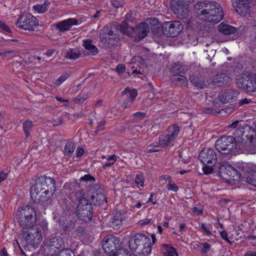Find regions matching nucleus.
I'll use <instances>...</instances> for the list:
<instances>
[{
  "instance_id": "obj_1",
  "label": "nucleus",
  "mask_w": 256,
  "mask_h": 256,
  "mask_svg": "<svg viewBox=\"0 0 256 256\" xmlns=\"http://www.w3.org/2000/svg\"><path fill=\"white\" fill-rule=\"evenodd\" d=\"M78 184V186L81 184L86 187V190H76L70 193L68 198L73 202H78L76 214L78 218L85 222L90 221L93 216L92 203L100 205L106 202L104 190L96 182L95 178L89 174L81 177Z\"/></svg>"
},
{
  "instance_id": "obj_2",
  "label": "nucleus",
  "mask_w": 256,
  "mask_h": 256,
  "mask_svg": "<svg viewBox=\"0 0 256 256\" xmlns=\"http://www.w3.org/2000/svg\"><path fill=\"white\" fill-rule=\"evenodd\" d=\"M56 190L54 178L46 176H35L31 182V198L35 203L47 202L53 196Z\"/></svg>"
},
{
  "instance_id": "obj_3",
  "label": "nucleus",
  "mask_w": 256,
  "mask_h": 256,
  "mask_svg": "<svg viewBox=\"0 0 256 256\" xmlns=\"http://www.w3.org/2000/svg\"><path fill=\"white\" fill-rule=\"evenodd\" d=\"M194 8L201 20L210 22L217 24L222 20L224 16L220 4L214 2H198L194 5Z\"/></svg>"
},
{
  "instance_id": "obj_4",
  "label": "nucleus",
  "mask_w": 256,
  "mask_h": 256,
  "mask_svg": "<svg viewBox=\"0 0 256 256\" xmlns=\"http://www.w3.org/2000/svg\"><path fill=\"white\" fill-rule=\"evenodd\" d=\"M150 238L142 234H136L129 240V248L136 256H145L151 252Z\"/></svg>"
},
{
  "instance_id": "obj_5",
  "label": "nucleus",
  "mask_w": 256,
  "mask_h": 256,
  "mask_svg": "<svg viewBox=\"0 0 256 256\" xmlns=\"http://www.w3.org/2000/svg\"><path fill=\"white\" fill-rule=\"evenodd\" d=\"M118 26L111 24L104 26L100 33L101 42L106 48H112L117 42Z\"/></svg>"
},
{
  "instance_id": "obj_6",
  "label": "nucleus",
  "mask_w": 256,
  "mask_h": 256,
  "mask_svg": "<svg viewBox=\"0 0 256 256\" xmlns=\"http://www.w3.org/2000/svg\"><path fill=\"white\" fill-rule=\"evenodd\" d=\"M16 216L20 225L24 228H32L36 222V214L34 208L30 206H23L18 210Z\"/></svg>"
},
{
  "instance_id": "obj_7",
  "label": "nucleus",
  "mask_w": 256,
  "mask_h": 256,
  "mask_svg": "<svg viewBox=\"0 0 256 256\" xmlns=\"http://www.w3.org/2000/svg\"><path fill=\"white\" fill-rule=\"evenodd\" d=\"M216 150L222 154H229L234 150H238L237 140L234 136H224L218 138L215 144Z\"/></svg>"
},
{
  "instance_id": "obj_8",
  "label": "nucleus",
  "mask_w": 256,
  "mask_h": 256,
  "mask_svg": "<svg viewBox=\"0 0 256 256\" xmlns=\"http://www.w3.org/2000/svg\"><path fill=\"white\" fill-rule=\"evenodd\" d=\"M28 228V230L22 232V241L25 242L26 246L37 247L42 240L41 229L40 228H34L33 227Z\"/></svg>"
},
{
  "instance_id": "obj_9",
  "label": "nucleus",
  "mask_w": 256,
  "mask_h": 256,
  "mask_svg": "<svg viewBox=\"0 0 256 256\" xmlns=\"http://www.w3.org/2000/svg\"><path fill=\"white\" fill-rule=\"evenodd\" d=\"M219 166L218 174L222 178L226 180H238L240 178L241 175L238 171L228 164L227 162L224 161L218 163Z\"/></svg>"
},
{
  "instance_id": "obj_10",
  "label": "nucleus",
  "mask_w": 256,
  "mask_h": 256,
  "mask_svg": "<svg viewBox=\"0 0 256 256\" xmlns=\"http://www.w3.org/2000/svg\"><path fill=\"white\" fill-rule=\"evenodd\" d=\"M18 28L28 31H33L38 25L37 18L30 14H24L20 16L16 23Z\"/></svg>"
},
{
  "instance_id": "obj_11",
  "label": "nucleus",
  "mask_w": 256,
  "mask_h": 256,
  "mask_svg": "<svg viewBox=\"0 0 256 256\" xmlns=\"http://www.w3.org/2000/svg\"><path fill=\"white\" fill-rule=\"evenodd\" d=\"M237 142L256 138V132L253 128L248 124H244L241 127L236 129L233 132Z\"/></svg>"
},
{
  "instance_id": "obj_12",
  "label": "nucleus",
  "mask_w": 256,
  "mask_h": 256,
  "mask_svg": "<svg viewBox=\"0 0 256 256\" xmlns=\"http://www.w3.org/2000/svg\"><path fill=\"white\" fill-rule=\"evenodd\" d=\"M182 29L183 26L180 21L166 22L162 25L163 34L169 37L177 36Z\"/></svg>"
},
{
  "instance_id": "obj_13",
  "label": "nucleus",
  "mask_w": 256,
  "mask_h": 256,
  "mask_svg": "<svg viewBox=\"0 0 256 256\" xmlns=\"http://www.w3.org/2000/svg\"><path fill=\"white\" fill-rule=\"evenodd\" d=\"M120 240L116 237L109 235L106 236L102 242V248L106 253L116 256V251L120 247Z\"/></svg>"
},
{
  "instance_id": "obj_14",
  "label": "nucleus",
  "mask_w": 256,
  "mask_h": 256,
  "mask_svg": "<svg viewBox=\"0 0 256 256\" xmlns=\"http://www.w3.org/2000/svg\"><path fill=\"white\" fill-rule=\"evenodd\" d=\"M132 32L129 33V37L134 38L136 41H140L146 37L150 32V27L146 22H142L136 27H130Z\"/></svg>"
},
{
  "instance_id": "obj_15",
  "label": "nucleus",
  "mask_w": 256,
  "mask_h": 256,
  "mask_svg": "<svg viewBox=\"0 0 256 256\" xmlns=\"http://www.w3.org/2000/svg\"><path fill=\"white\" fill-rule=\"evenodd\" d=\"M171 7L174 14L180 18L184 19L187 17L189 12L188 4L182 0H173Z\"/></svg>"
},
{
  "instance_id": "obj_16",
  "label": "nucleus",
  "mask_w": 256,
  "mask_h": 256,
  "mask_svg": "<svg viewBox=\"0 0 256 256\" xmlns=\"http://www.w3.org/2000/svg\"><path fill=\"white\" fill-rule=\"evenodd\" d=\"M199 159L204 164L214 165L217 161V156L214 150L206 148L200 152Z\"/></svg>"
},
{
  "instance_id": "obj_17",
  "label": "nucleus",
  "mask_w": 256,
  "mask_h": 256,
  "mask_svg": "<svg viewBox=\"0 0 256 256\" xmlns=\"http://www.w3.org/2000/svg\"><path fill=\"white\" fill-rule=\"evenodd\" d=\"M238 94L235 89H227L220 92L218 95L220 100L222 104L230 103L234 102Z\"/></svg>"
},
{
  "instance_id": "obj_18",
  "label": "nucleus",
  "mask_w": 256,
  "mask_h": 256,
  "mask_svg": "<svg viewBox=\"0 0 256 256\" xmlns=\"http://www.w3.org/2000/svg\"><path fill=\"white\" fill-rule=\"evenodd\" d=\"M256 138L237 142L238 150L249 154H255L256 152Z\"/></svg>"
},
{
  "instance_id": "obj_19",
  "label": "nucleus",
  "mask_w": 256,
  "mask_h": 256,
  "mask_svg": "<svg viewBox=\"0 0 256 256\" xmlns=\"http://www.w3.org/2000/svg\"><path fill=\"white\" fill-rule=\"evenodd\" d=\"M232 78L226 73L222 72L215 75L212 79V84L218 86H226L231 81Z\"/></svg>"
},
{
  "instance_id": "obj_20",
  "label": "nucleus",
  "mask_w": 256,
  "mask_h": 256,
  "mask_svg": "<svg viewBox=\"0 0 256 256\" xmlns=\"http://www.w3.org/2000/svg\"><path fill=\"white\" fill-rule=\"evenodd\" d=\"M64 244L63 240L59 236H54L48 238L44 240V246L49 249L56 252L60 248H62Z\"/></svg>"
},
{
  "instance_id": "obj_21",
  "label": "nucleus",
  "mask_w": 256,
  "mask_h": 256,
  "mask_svg": "<svg viewBox=\"0 0 256 256\" xmlns=\"http://www.w3.org/2000/svg\"><path fill=\"white\" fill-rule=\"evenodd\" d=\"M78 20L74 18H68L56 24L54 26L59 32H64L68 30L72 26L76 25Z\"/></svg>"
},
{
  "instance_id": "obj_22",
  "label": "nucleus",
  "mask_w": 256,
  "mask_h": 256,
  "mask_svg": "<svg viewBox=\"0 0 256 256\" xmlns=\"http://www.w3.org/2000/svg\"><path fill=\"white\" fill-rule=\"evenodd\" d=\"M235 9L237 13L242 16H244L249 14L248 0H236Z\"/></svg>"
},
{
  "instance_id": "obj_23",
  "label": "nucleus",
  "mask_w": 256,
  "mask_h": 256,
  "mask_svg": "<svg viewBox=\"0 0 256 256\" xmlns=\"http://www.w3.org/2000/svg\"><path fill=\"white\" fill-rule=\"evenodd\" d=\"M190 80L194 86L198 88H208L210 86L208 81L202 76H190Z\"/></svg>"
},
{
  "instance_id": "obj_24",
  "label": "nucleus",
  "mask_w": 256,
  "mask_h": 256,
  "mask_svg": "<svg viewBox=\"0 0 256 256\" xmlns=\"http://www.w3.org/2000/svg\"><path fill=\"white\" fill-rule=\"evenodd\" d=\"M126 218L125 214H122V212H118L109 222V224L110 226L114 229L118 230L120 228V226L122 224V222L125 220Z\"/></svg>"
},
{
  "instance_id": "obj_25",
  "label": "nucleus",
  "mask_w": 256,
  "mask_h": 256,
  "mask_svg": "<svg viewBox=\"0 0 256 256\" xmlns=\"http://www.w3.org/2000/svg\"><path fill=\"white\" fill-rule=\"evenodd\" d=\"M187 70V66L184 64L177 62L172 64L170 66V71L172 75L185 74Z\"/></svg>"
},
{
  "instance_id": "obj_26",
  "label": "nucleus",
  "mask_w": 256,
  "mask_h": 256,
  "mask_svg": "<svg viewBox=\"0 0 256 256\" xmlns=\"http://www.w3.org/2000/svg\"><path fill=\"white\" fill-rule=\"evenodd\" d=\"M218 28L220 32L225 35L233 34L236 32V29L234 26L222 22L218 26Z\"/></svg>"
},
{
  "instance_id": "obj_27",
  "label": "nucleus",
  "mask_w": 256,
  "mask_h": 256,
  "mask_svg": "<svg viewBox=\"0 0 256 256\" xmlns=\"http://www.w3.org/2000/svg\"><path fill=\"white\" fill-rule=\"evenodd\" d=\"M244 181L249 184L256 187V171L250 170L246 174Z\"/></svg>"
},
{
  "instance_id": "obj_28",
  "label": "nucleus",
  "mask_w": 256,
  "mask_h": 256,
  "mask_svg": "<svg viewBox=\"0 0 256 256\" xmlns=\"http://www.w3.org/2000/svg\"><path fill=\"white\" fill-rule=\"evenodd\" d=\"M83 46L87 50V54L90 55H96L98 52V48L88 40H84Z\"/></svg>"
},
{
  "instance_id": "obj_29",
  "label": "nucleus",
  "mask_w": 256,
  "mask_h": 256,
  "mask_svg": "<svg viewBox=\"0 0 256 256\" xmlns=\"http://www.w3.org/2000/svg\"><path fill=\"white\" fill-rule=\"evenodd\" d=\"M170 80L172 82H178L181 86H186L188 82L186 77L180 74L172 75Z\"/></svg>"
},
{
  "instance_id": "obj_30",
  "label": "nucleus",
  "mask_w": 256,
  "mask_h": 256,
  "mask_svg": "<svg viewBox=\"0 0 256 256\" xmlns=\"http://www.w3.org/2000/svg\"><path fill=\"white\" fill-rule=\"evenodd\" d=\"M244 90L250 92L256 91V78L248 76Z\"/></svg>"
},
{
  "instance_id": "obj_31",
  "label": "nucleus",
  "mask_w": 256,
  "mask_h": 256,
  "mask_svg": "<svg viewBox=\"0 0 256 256\" xmlns=\"http://www.w3.org/2000/svg\"><path fill=\"white\" fill-rule=\"evenodd\" d=\"M33 127L34 125L32 121L29 120H26L23 122V130L26 138L30 136V132L32 130Z\"/></svg>"
},
{
  "instance_id": "obj_32",
  "label": "nucleus",
  "mask_w": 256,
  "mask_h": 256,
  "mask_svg": "<svg viewBox=\"0 0 256 256\" xmlns=\"http://www.w3.org/2000/svg\"><path fill=\"white\" fill-rule=\"evenodd\" d=\"M173 142L168 134H162L159 138L160 145L162 148L166 147L170 143Z\"/></svg>"
},
{
  "instance_id": "obj_33",
  "label": "nucleus",
  "mask_w": 256,
  "mask_h": 256,
  "mask_svg": "<svg viewBox=\"0 0 256 256\" xmlns=\"http://www.w3.org/2000/svg\"><path fill=\"white\" fill-rule=\"evenodd\" d=\"M169 133L168 136L171 138L173 141L176 138L180 132V127L177 125H172L168 128Z\"/></svg>"
},
{
  "instance_id": "obj_34",
  "label": "nucleus",
  "mask_w": 256,
  "mask_h": 256,
  "mask_svg": "<svg viewBox=\"0 0 256 256\" xmlns=\"http://www.w3.org/2000/svg\"><path fill=\"white\" fill-rule=\"evenodd\" d=\"M248 75L238 76V78L236 79L237 86L239 88L244 90L245 85H246V83L247 82V80H248Z\"/></svg>"
},
{
  "instance_id": "obj_35",
  "label": "nucleus",
  "mask_w": 256,
  "mask_h": 256,
  "mask_svg": "<svg viewBox=\"0 0 256 256\" xmlns=\"http://www.w3.org/2000/svg\"><path fill=\"white\" fill-rule=\"evenodd\" d=\"M50 4V2L47 0L44 1L42 4H37L33 6L34 9L39 14L44 12L48 10V6Z\"/></svg>"
},
{
  "instance_id": "obj_36",
  "label": "nucleus",
  "mask_w": 256,
  "mask_h": 256,
  "mask_svg": "<svg viewBox=\"0 0 256 256\" xmlns=\"http://www.w3.org/2000/svg\"><path fill=\"white\" fill-rule=\"evenodd\" d=\"M163 247L166 250V256H178L176 248L168 244H164Z\"/></svg>"
},
{
  "instance_id": "obj_37",
  "label": "nucleus",
  "mask_w": 256,
  "mask_h": 256,
  "mask_svg": "<svg viewBox=\"0 0 256 256\" xmlns=\"http://www.w3.org/2000/svg\"><path fill=\"white\" fill-rule=\"evenodd\" d=\"M196 246L204 254H207L211 248V245L208 242H198Z\"/></svg>"
},
{
  "instance_id": "obj_38",
  "label": "nucleus",
  "mask_w": 256,
  "mask_h": 256,
  "mask_svg": "<svg viewBox=\"0 0 256 256\" xmlns=\"http://www.w3.org/2000/svg\"><path fill=\"white\" fill-rule=\"evenodd\" d=\"M146 116V113L144 112H137L130 116V120L134 122H138Z\"/></svg>"
},
{
  "instance_id": "obj_39",
  "label": "nucleus",
  "mask_w": 256,
  "mask_h": 256,
  "mask_svg": "<svg viewBox=\"0 0 256 256\" xmlns=\"http://www.w3.org/2000/svg\"><path fill=\"white\" fill-rule=\"evenodd\" d=\"M80 56V53L78 50L76 49H72L68 52L66 56V58L70 60H75Z\"/></svg>"
},
{
  "instance_id": "obj_40",
  "label": "nucleus",
  "mask_w": 256,
  "mask_h": 256,
  "mask_svg": "<svg viewBox=\"0 0 256 256\" xmlns=\"http://www.w3.org/2000/svg\"><path fill=\"white\" fill-rule=\"evenodd\" d=\"M140 195V194L138 192H132L131 196V200L132 201V203L131 204L130 206L132 208H140L142 204L140 202H138L136 204H134V202L133 201L134 199H137L139 198V196Z\"/></svg>"
},
{
  "instance_id": "obj_41",
  "label": "nucleus",
  "mask_w": 256,
  "mask_h": 256,
  "mask_svg": "<svg viewBox=\"0 0 256 256\" xmlns=\"http://www.w3.org/2000/svg\"><path fill=\"white\" fill-rule=\"evenodd\" d=\"M70 72H66L63 73L55 82L54 84L58 86L66 81L70 76Z\"/></svg>"
},
{
  "instance_id": "obj_42",
  "label": "nucleus",
  "mask_w": 256,
  "mask_h": 256,
  "mask_svg": "<svg viewBox=\"0 0 256 256\" xmlns=\"http://www.w3.org/2000/svg\"><path fill=\"white\" fill-rule=\"evenodd\" d=\"M75 149L74 144L69 142H67L64 146L65 154L68 156H70Z\"/></svg>"
},
{
  "instance_id": "obj_43",
  "label": "nucleus",
  "mask_w": 256,
  "mask_h": 256,
  "mask_svg": "<svg viewBox=\"0 0 256 256\" xmlns=\"http://www.w3.org/2000/svg\"><path fill=\"white\" fill-rule=\"evenodd\" d=\"M116 25L118 26V28H120V31L122 33L128 36V22L127 18L125 19L120 25Z\"/></svg>"
},
{
  "instance_id": "obj_44",
  "label": "nucleus",
  "mask_w": 256,
  "mask_h": 256,
  "mask_svg": "<svg viewBox=\"0 0 256 256\" xmlns=\"http://www.w3.org/2000/svg\"><path fill=\"white\" fill-rule=\"evenodd\" d=\"M168 181V184L166 186L168 190H172L174 192H177L178 190V187L174 184H171L172 178L170 176H168L167 179Z\"/></svg>"
},
{
  "instance_id": "obj_45",
  "label": "nucleus",
  "mask_w": 256,
  "mask_h": 256,
  "mask_svg": "<svg viewBox=\"0 0 256 256\" xmlns=\"http://www.w3.org/2000/svg\"><path fill=\"white\" fill-rule=\"evenodd\" d=\"M152 33L155 38H159L162 35V27H154L152 30Z\"/></svg>"
},
{
  "instance_id": "obj_46",
  "label": "nucleus",
  "mask_w": 256,
  "mask_h": 256,
  "mask_svg": "<svg viewBox=\"0 0 256 256\" xmlns=\"http://www.w3.org/2000/svg\"><path fill=\"white\" fill-rule=\"evenodd\" d=\"M216 54V50L211 49L210 50H206L204 52L203 56H204L206 57L208 60H210V62H211L212 60V58H213Z\"/></svg>"
},
{
  "instance_id": "obj_47",
  "label": "nucleus",
  "mask_w": 256,
  "mask_h": 256,
  "mask_svg": "<svg viewBox=\"0 0 256 256\" xmlns=\"http://www.w3.org/2000/svg\"><path fill=\"white\" fill-rule=\"evenodd\" d=\"M160 146L158 142L152 144L147 146L146 151L148 152H158L159 150L158 148L160 147Z\"/></svg>"
},
{
  "instance_id": "obj_48",
  "label": "nucleus",
  "mask_w": 256,
  "mask_h": 256,
  "mask_svg": "<svg viewBox=\"0 0 256 256\" xmlns=\"http://www.w3.org/2000/svg\"><path fill=\"white\" fill-rule=\"evenodd\" d=\"M88 98V94H84L78 96L74 100L76 103L82 102L85 101Z\"/></svg>"
},
{
  "instance_id": "obj_49",
  "label": "nucleus",
  "mask_w": 256,
  "mask_h": 256,
  "mask_svg": "<svg viewBox=\"0 0 256 256\" xmlns=\"http://www.w3.org/2000/svg\"><path fill=\"white\" fill-rule=\"evenodd\" d=\"M220 111H218L216 110H214L210 108H204L202 110V112L206 114H213L214 115H217L220 113Z\"/></svg>"
},
{
  "instance_id": "obj_50",
  "label": "nucleus",
  "mask_w": 256,
  "mask_h": 256,
  "mask_svg": "<svg viewBox=\"0 0 256 256\" xmlns=\"http://www.w3.org/2000/svg\"><path fill=\"white\" fill-rule=\"evenodd\" d=\"M59 256H72L73 254L70 249L63 248L59 252Z\"/></svg>"
},
{
  "instance_id": "obj_51",
  "label": "nucleus",
  "mask_w": 256,
  "mask_h": 256,
  "mask_svg": "<svg viewBox=\"0 0 256 256\" xmlns=\"http://www.w3.org/2000/svg\"><path fill=\"white\" fill-rule=\"evenodd\" d=\"M129 95H130V98H129V102H133L136 97L138 96V91L137 90L134 88L132 90H129Z\"/></svg>"
},
{
  "instance_id": "obj_52",
  "label": "nucleus",
  "mask_w": 256,
  "mask_h": 256,
  "mask_svg": "<svg viewBox=\"0 0 256 256\" xmlns=\"http://www.w3.org/2000/svg\"><path fill=\"white\" fill-rule=\"evenodd\" d=\"M134 182L138 185L143 186L144 182V176L142 174H136L134 178Z\"/></svg>"
},
{
  "instance_id": "obj_53",
  "label": "nucleus",
  "mask_w": 256,
  "mask_h": 256,
  "mask_svg": "<svg viewBox=\"0 0 256 256\" xmlns=\"http://www.w3.org/2000/svg\"><path fill=\"white\" fill-rule=\"evenodd\" d=\"M202 168L204 173L206 174L212 173L214 170L213 166L212 164H206Z\"/></svg>"
},
{
  "instance_id": "obj_54",
  "label": "nucleus",
  "mask_w": 256,
  "mask_h": 256,
  "mask_svg": "<svg viewBox=\"0 0 256 256\" xmlns=\"http://www.w3.org/2000/svg\"><path fill=\"white\" fill-rule=\"evenodd\" d=\"M102 159H106V161L116 162L117 159V157L115 154L110 155H102L101 156Z\"/></svg>"
},
{
  "instance_id": "obj_55",
  "label": "nucleus",
  "mask_w": 256,
  "mask_h": 256,
  "mask_svg": "<svg viewBox=\"0 0 256 256\" xmlns=\"http://www.w3.org/2000/svg\"><path fill=\"white\" fill-rule=\"evenodd\" d=\"M120 256H126L128 254V252L126 249L120 248V246L118 248L116 251V254Z\"/></svg>"
},
{
  "instance_id": "obj_56",
  "label": "nucleus",
  "mask_w": 256,
  "mask_h": 256,
  "mask_svg": "<svg viewBox=\"0 0 256 256\" xmlns=\"http://www.w3.org/2000/svg\"><path fill=\"white\" fill-rule=\"evenodd\" d=\"M252 102V100L250 98H242L238 101V106H242L244 105L248 104Z\"/></svg>"
},
{
  "instance_id": "obj_57",
  "label": "nucleus",
  "mask_w": 256,
  "mask_h": 256,
  "mask_svg": "<svg viewBox=\"0 0 256 256\" xmlns=\"http://www.w3.org/2000/svg\"><path fill=\"white\" fill-rule=\"evenodd\" d=\"M105 124L106 122L104 120L100 121L98 124L95 133H98V131L104 130V128Z\"/></svg>"
},
{
  "instance_id": "obj_58",
  "label": "nucleus",
  "mask_w": 256,
  "mask_h": 256,
  "mask_svg": "<svg viewBox=\"0 0 256 256\" xmlns=\"http://www.w3.org/2000/svg\"><path fill=\"white\" fill-rule=\"evenodd\" d=\"M125 70L126 66L124 64H119L116 68V72L118 73L122 74L124 72Z\"/></svg>"
},
{
  "instance_id": "obj_59",
  "label": "nucleus",
  "mask_w": 256,
  "mask_h": 256,
  "mask_svg": "<svg viewBox=\"0 0 256 256\" xmlns=\"http://www.w3.org/2000/svg\"><path fill=\"white\" fill-rule=\"evenodd\" d=\"M62 120L60 117H56L54 118L52 121V124L54 126H58L62 124Z\"/></svg>"
},
{
  "instance_id": "obj_60",
  "label": "nucleus",
  "mask_w": 256,
  "mask_h": 256,
  "mask_svg": "<svg viewBox=\"0 0 256 256\" xmlns=\"http://www.w3.org/2000/svg\"><path fill=\"white\" fill-rule=\"evenodd\" d=\"M0 28L7 32H11L10 28L5 23L1 21H0Z\"/></svg>"
},
{
  "instance_id": "obj_61",
  "label": "nucleus",
  "mask_w": 256,
  "mask_h": 256,
  "mask_svg": "<svg viewBox=\"0 0 256 256\" xmlns=\"http://www.w3.org/2000/svg\"><path fill=\"white\" fill-rule=\"evenodd\" d=\"M220 235L221 237L224 240L226 241L227 242H228L230 244L232 243L231 242L228 240V234L226 231L224 230V231H222V232H220Z\"/></svg>"
},
{
  "instance_id": "obj_62",
  "label": "nucleus",
  "mask_w": 256,
  "mask_h": 256,
  "mask_svg": "<svg viewBox=\"0 0 256 256\" xmlns=\"http://www.w3.org/2000/svg\"><path fill=\"white\" fill-rule=\"evenodd\" d=\"M201 227L204 230V232L206 234V235L210 236L211 234L210 231L205 224L202 223L201 225Z\"/></svg>"
},
{
  "instance_id": "obj_63",
  "label": "nucleus",
  "mask_w": 256,
  "mask_h": 256,
  "mask_svg": "<svg viewBox=\"0 0 256 256\" xmlns=\"http://www.w3.org/2000/svg\"><path fill=\"white\" fill-rule=\"evenodd\" d=\"M111 2L112 6L116 8H118L122 6L120 2L118 1L113 0Z\"/></svg>"
},
{
  "instance_id": "obj_64",
  "label": "nucleus",
  "mask_w": 256,
  "mask_h": 256,
  "mask_svg": "<svg viewBox=\"0 0 256 256\" xmlns=\"http://www.w3.org/2000/svg\"><path fill=\"white\" fill-rule=\"evenodd\" d=\"M76 156L78 157H80L83 155L84 150L82 148H78L76 150Z\"/></svg>"
}]
</instances>
